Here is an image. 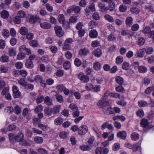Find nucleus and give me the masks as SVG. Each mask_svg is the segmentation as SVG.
I'll return each mask as SVG.
<instances>
[{
	"mask_svg": "<svg viewBox=\"0 0 154 154\" xmlns=\"http://www.w3.org/2000/svg\"><path fill=\"white\" fill-rule=\"evenodd\" d=\"M77 76L78 78L82 82L87 83L89 80V77L82 72H80L77 75Z\"/></svg>",
	"mask_w": 154,
	"mask_h": 154,
	"instance_id": "nucleus-1",
	"label": "nucleus"
},
{
	"mask_svg": "<svg viewBox=\"0 0 154 154\" xmlns=\"http://www.w3.org/2000/svg\"><path fill=\"white\" fill-rule=\"evenodd\" d=\"M54 29L56 35L58 37H61L63 35L64 32L61 26L56 25L54 27Z\"/></svg>",
	"mask_w": 154,
	"mask_h": 154,
	"instance_id": "nucleus-2",
	"label": "nucleus"
},
{
	"mask_svg": "<svg viewBox=\"0 0 154 154\" xmlns=\"http://www.w3.org/2000/svg\"><path fill=\"white\" fill-rule=\"evenodd\" d=\"M88 130V127L87 126L82 125L79 128L78 133L80 135H83L87 132Z\"/></svg>",
	"mask_w": 154,
	"mask_h": 154,
	"instance_id": "nucleus-3",
	"label": "nucleus"
},
{
	"mask_svg": "<svg viewBox=\"0 0 154 154\" xmlns=\"http://www.w3.org/2000/svg\"><path fill=\"white\" fill-rule=\"evenodd\" d=\"M13 95L15 98H18L21 95V93L19 92L18 88L16 86H14L12 88Z\"/></svg>",
	"mask_w": 154,
	"mask_h": 154,
	"instance_id": "nucleus-4",
	"label": "nucleus"
},
{
	"mask_svg": "<svg viewBox=\"0 0 154 154\" xmlns=\"http://www.w3.org/2000/svg\"><path fill=\"white\" fill-rule=\"evenodd\" d=\"M80 10V8L79 6H72L69 9H67V12L70 13L73 11L75 13H78L79 12Z\"/></svg>",
	"mask_w": 154,
	"mask_h": 154,
	"instance_id": "nucleus-5",
	"label": "nucleus"
},
{
	"mask_svg": "<svg viewBox=\"0 0 154 154\" xmlns=\"http://www.w3.org/2000/svg\"><path fill=\"white\" fill-rule=\"evenodd\" d=\"M72 42V39L71 38H68L66 40L64 43V46L63 47V50H68L70 48V46L69 44Z\"/></svg>",
	"mask_w": 154,
	"mask_h": 154,
	"instance_id": "nucleus-6",
	"label": "nucleus"
},
{
	"mask_svg": "<svg viewBox=\"0 0 154 154\" xmlns=\"http://www.w3.org/2000/svg\"><path fill=\"white\" fill-rule=\"evenodd\" d=\"M24 135L22 132H19L15 135V141L18 142H22L24 139Z\"/></svg>",
	"mask_w": 154,
	"mask_h": 154,
	"instance_id": "nucleus-7",
	"label": "nucleus"
},
{
	"mask_svg": "<svg viewBox=\"0 0 154 154\" xmlns=\"http://www.w3.org/2000/svg\"><path fill=\"white\" fill-rule=\"evenodd\" d=\"M40 26L43 29H48L51 27V25L49 22H45L40 23Z\"/></svg>",
	"mask_w": 154,
	"mask_h": 154,
	"instance_id": "nucleus-8",
	"label": "nucleus"
},
{
	"mask_svg": "<svg viewBox=\"0 0 154 154\" xmlns=\"http://www.w3.org/2000/svg\"><path fill=\"white\" fill-rule=\"evenodd\" d=\"M103 111L105 114L107 115L114 113V112L112 110L111 107H110L109 106H107L106 107H104Z\"/></svg>",
	"mask_w": 154,
	"mask_h": 154,
	"instance_id": "nucleus-9",
	"label": "nucleus"
},
{
	"mask_svg": "<svg viewBox=\"0 0 154 154\" xmlns=\"http://www.w3.org/2000/svg\"><path fill=\"white\" fill-rule=\"evenodd\" d=\"M19 50L20 51L22 52L25 51L29 54L31 53L30 50L29 48H26L25 45H24L20 46L19 47Z\"/></svg>",
	"mask_w": 154,
	"mask_h": 154,
	"instance_id": "nucleus-10",
	"label": "nucleus"
},
{
	"mask_svg": "<svg viewBox=\"0 0 154 154\" xmlns=\"http://www.w3.org/2000/svg\"><path fill=\"white\" fill-rule=\"evenodd\" d=\"M126 133L125 131H122L118 133L117 134V136L121 139L125 140L126 138Z\"/></svg>",
	"mask_w": 154,
	"mask_h": 154,
	"instance_id": "nucleus-11",
	"label": "nucleus"
},
{
	"mask_svg": "<svg viewBox=\"0 0 154 154\" xmlns=\"http://www.w3.org/2000/svg\"><path fill=\"white\" fill-rule=\"evenodd\" d=\"M58 18L59 22L60 23L63 24V26H64L66 23L64 15L62 14H60L58 15Z\"/></svg>",
	"mask_w": 154,
	"mask_h": 154,
	"instance_id": "nucleus-12",
	"label": "nucleus"
},
{
	"mask_svg": "<svg viewBox=\"0 0 154 154\" xmlns=\"http://www.w3.org/2000/svg\"><path fill=\"white\" fill-rule=\"evenodd\" d=\"M60 106L58 105L54 107L51 109L53 113L54 114H58L60 110Z\"/></svg>",
	"mask_w": 154,
	"mask_h": 154,
	"instance_id": "nucleus-13",
	"label": "nucleus"
},
{
	"mask_svg": "<svg viewBox=\"0 0 154 154\" xmlns=\"http://www.w3.org/2000/svg\"><path fill=\"white\" fill-rule=\"evenodd\" d=\"M8 53L10 56H14L16 55V51L14 48H10L8 49Z\"/></svg>",
	"mask_w": 154,
	"mask_h": 154,
	"instance_id": "nucleus-14",
	"label": "nucleus"
},
{
	"mask_svg": "<svg viewBox=\"0 0 154 154\" xmlns=\"http://www.w3.org/2000/svg\"><path fill=\"white\" fill-rule=\"evenodd\" d=\"M109 4V6L108 9L110 11H113L115 8V3L113 0H111L110 1L108 2Z\"/></svg>",
	"mask_w": 154,
	"mask_h": 154,
	"instance_id": "nucleus-15",
	"label": "nucleus"
},
{
	"mask_svg": "<svg viewBox=\"0 0 154 154\" xmlns=\"http://www.w3.org/2000/svg\"><path fill=\"white\" fill-rule=\"evenodd\" d=\"M51 109H50L48 107L45 108L44 109V114L45 116L49 117L51 116L53 113Z\"/></svg>",
	"mask_w": 154,
	"mask_h": 154,
	"instance_id": "nucleus-16",
	"label": "nucleus"
},
{
	"mask_svg": "<svg viewBox=\"0 0 154 154\" xmlns=\"http://www.w3.org/2000/svg\"><path fill=\"white\" fill-rule=\"evenodd\" d=\"M97 32L95 29L91 30L89 33V36L92 38H96L97 36Z\"/></svg>",
	"mask_w": 154,
	"mask_h": 154,
	"instance_id": "nucleus-17",
	"label": "nucleus"
},
{
	"mask_svg": "<svg viewBox=\"0 0 154 154\" xmlns=\"http://www.w3.org/2000/svg\"><path fill=\"white\" fill-rule=\"evenodd\" d=\"M89 53L88 50V49L84 48L81 49L79 51V54L81 55H86Z\"/></svg>",
	"mask_w": 154,
	"mask_h": 154,
	"instance_id": "nucleus-18",
	"label": "nucleus"
},
{
	"mask_svg": "<svg viewBox=\"0 0 154 154\" xmlns=\"http://www.w3.org/2000/svg\"><path fill=\"white\" fill-rule=\"evenodd\" d=\"M98 5L101 11L102 12H105L106 11L108 10L105 5L104 4L102 3L101 2H99L98 4Z\"/></svg>",
	"mask_w": 154,
	"mask_h": 154,
	"instance_id": "nucleus-19",
	"label": "nucleus"
},
{
	"mask_svg": "<svg viewBox=\"0 0 154 154\" xmlns=\"http://www.w3.org/2000/svg\"><path fill=\"white\" fill-rule=\"evenodd\" d=\"M93 54L95 56L99 57L102 54L101 50L100 48H97L94 51Z\"/></svg>",
	"mask_w": 154,
	"mask_h": 154,
	"instance_id": "nucleus-20",
	"label": "nucleus"
},
{
	"mask_svg": "<svg viewBox=\"0 0 154 154\" xmlns=\"http://www.w3.org/2000/svg\"><path fill=\"white\" fill-rule=\"evenodd\" d=\"M139 135L137 133H133L131 135V138L133 140H137L139 138Z\"/></svg>",
	"mask_w": 154,
	"mask_h": 154,
	"instance_id": "nucleus-21",
	"label": "nucleus"
},
{
	"mask_svg": "<svg viewBox=\"0 0 154 154\" xmlns=\"http://www.w3.org/2000/svg\"><path fill=\"white\" fill-rule=\"evenodd\" d=\"M106 98H102L97 103V105L98 106L101 107H103V106L105 104H107V103L106 101Z\"/></svg>",
	"mask_w": 154,
	"mask_h": 154,
	"instance_id": "nucleus-22",
	"label": "nucleus"
},
{
	"mask_svg": "<svg viewBox=\"0 0 154 154\" xmlns=\"http://www.w3.org/2000/svg\"><path fill=\"white\" fill-rule=\"evenodd\" d=\"M133 23V19L131 17H127L126 20V24L127 26H130Z\"/></svg>",
	"mask_w": 154,
	"mask_h": 154,
	"instance_id": "nucleus-23",
	"label": "nucleus"
},
{
	"mask_svg": "<svg viewBox=\"0 0 154 154\" xmlns=\"http://www.w3.org/2000/svg\"><path fill=\"white\" fill-rule=\"evenodd\" d=\"M147 69L146 67L143 66H140L139 67L138 71L141 73H144L147 71Z\"/></svg>",
	"mask_w": 154,
	"mask_h": 154,
	"instance_id": "nucleus-24",
	"label": "nucleus"
},
{
	"mask_svg": "<svg viewBox=\"0 0 154 154\" xmlns=\"http://www.w3.org/2000/svg\"><path fill=\"white\" fill-rule=\"evenodd\" d=\"M34 140L36 143H42L43 142V139L42 137L37 136L34 137Z\"/></svg>",
	"mask_w": 154,
	"mask_h": 154,
	"instance_id": "nucleus-25",
	"label": "nucleus"
},
{
	"mask_svg": "<svg viewBox=\"0 0 154 154\" xmlns=\"http://www.w3.org/2000/svg\"><path fill=\"white\" fill-rule=\"evenodd\" d=\"M28 32V30L25 27H22L20 29V33L21 35H26Z\"/></svg>",
	"mask_w": 154,
	"mask_h": 154,
	"instance_id": "nucleus-26",
	"label": "nucleus"
},
{
	"mask_svg": "<svg viewBox=\"0 0 154 154\" xmlns=\"http://www.w3.org/2000/svg\"><path fill=\"white\" fill-rule=\"evenodd\" d=\"M9 16L8 12L4 10L2 12L1 17L4 18H7Z\"/></svg>",
	"mask_w": 154,
	"mask_h": 154,
	"instance_id": "nucleus-27",
	"label": "nucleus"
},
{
	"mask_svg": "<svg viewBox=\"0 0 154 154\" xmlns=\"http://www.w3.org/2000/svg\"><path fill=\"white\" fill-rule=\"evenodd\" d=\"M138 105L140 107H144L147 105V103L144 100H140L138 102Z\"/></svg>",
	"mask_w": 154,
	"mask_h": 154,
	"instance_id": "nucleus-28",
	"label": "nucleus"
},
{
	"mask_svg": "<svg viewBox=\"0 0 154 154\" xmlns=\"http://www.w3.org/2000/svg\"><path fill=\"white\" fill-rule=\"evenodd\" d=\"M2 34L4 38H7L9 35V31L7 29H4L2 32Z\"/></svg>",
	"mask_w": 154,
	"mask_h": 154,
	"instance_id": "nucleus-29",
	"label": "nucleus"
},
{
	"mask_svg": "<svg viewBox=\"0 0 154 154\" xmlns=\"http://www.w3.org/2000/svg\"><path fill=\"white\" fill-rule=\"evenodd\" d=\"M93 67L95 70H99L101 69V65L99 63L96 62L94 63Z\"/></svg>",
	"mask_w": 154,
	"mask_h": 154,
	"instance_id": "nucleus-30",
	"label": "nucleus"
},
{
	"mask_svg": "<svg viewBox=\"0 0 154 154\" xmlns=\"http://www.w3.org/2000/svg\"><path fill=\"white\" fill-rule=\"evenodd\" d=\"M25 55L23 52L20 51L17 56V58L18 60H22L24 58Z\"/></svg>",
	"mask_w": 154,
	"mask_h": 154,
	"instance_id": "nucleus-31",
	"label": "nucleus"
},
{
	"mask_svg": "<svg viewBox=\"0 0 154 154\" xmlns=\"http://www.w3.org/2000/svg\"><path fill=\"white\" fill-rule=\"evenodd\" d=\"M116 81L119 84L122 85L124 82V79L120 76H118L116 78Z\"/></svg>",
	"mask_w": 154,
	"mask_h": 154,
	"instance_id": "nucleus-32",
	"label": "nucleus"
},
{
	"mask_svg": "<svg viewBox=\"0 0 154 154\" xmlns=\"http://www.w3.org/2000/svg\"><path fill=\"white\" fill-rule=\"evenodd\" d=\"M0 60L2 62H7L9 61V57L7 56L3 55L1 57Z\"/></svg>",
	"mask_w": 154,
	"mask_h": 154,
	"instance_id": "nucleus-33",
	"label": "nucleus"
},
{
	"mask_svg": "<svg viewBox=\"0 0 154 154\" xmlns=\"http://www.w3.org/2000/svg\"><path fill=\"white\" fill-rule=\"evenodd\" d=\"M92 146L91 144L89 145H85L83 146H81V149L83 151H88L90 150L92 147Z\"/></svg>",
	"mask_w": 154,
	"mask_h": 154,
	"instance_id": "nucleus-34",
	"label": "nucleus"
},
{
	"mask_svg": "<svg viewBox=\"0 0 154 154\" xmlns=\"http://www.w3.org/2000/svg\"><path fill=\"white\" fill-rule=\"evenodd\" d=\"M14 111V109L12 106H8L5 109V111L7 113H11Z\"/></svg>",
	"mask_w": 154,
	"mask_h": 154,
	"instance_id": "nucleus-35",
	"label": "nucleus"
},
{
	"mask_svg": "<svg viewBox=\"0 0 154 154\" xmlns=\"http://www.w3.org/2000/svg\"><path fill=\"white\" fill-rule=\"evenodd\" d=\"M144 50L146 53L149 54H152L154 51L153 48L151 47H149L146 48H144Z\"/></svg>",
	"mask_w": 154,
	"mask_h": 154,
	"instance_id": "nucleus-36",
	"label": "nucleus"
},
{
	"mask_svg": "<svg viewBox=\"0 0 154 154\" xmlns=\"http://www.w3.org/2000/svg\"><path fill=\"white\" fill-rule=\"evenodd\" d=\"M97 24V23L96 22L92 20L88 23V25L90 28H93Z\"/></svg>",
	"mask_w": 154,
	"mask_h": 154,
	"instance_id": "nucleus-37",
	"label": "nucleus"
},
{
	"mask_svg": "<svg viewBox=\"0 0 154 154\" xmlns=\"http://www.w3.org/2000/svg\"><path fill=\"white\" fill-rule=\"evenodd\" d=\"M141 125L143 127H146L148 125V121L147 119H143L141 122Z\"/></svg>",
	"mask_w": 154,
	"mask_h": 154,
	"instance_id": "nucleus-38",
	"label": "nucleus"
},
{
	"mask_svg": "<svg viewBox=\"0 0 154 154\" xmlns=\"http://www.w3.org/2000/svg\"><path fill=\"white\" fill-rule=\"evenodd\" d=\"M54 122L55 125H60L63 123V120L60 118H58L55 119Z\"/></svg>",
	"mask_w": 154,
	"mask_h": 154,
	"instance_id": "nucleus-39",
	"label": "nucleus"
},
{
	"mask_svg": "<svg viewBox=\"0 0 154 154\" xmlns=\"http://www.w3.org/2000/svg\"><path fill=\"white\" fill-rule=\"evenodd\" d=\"M25 65L27 68H31L33 67V64L32 61L30 60H27L25 64Z\"/></svg>",
	"mask_w": 154,
	"mask_h": 154,
	"instance_id": "nucleus-40",
	"label": "nucleus"
},
{
	"mask_svg": "<svg viewBox=\"0 0 154 154\" xmlns=\"http://www.w3.org/2000/svg\"><path fill=\"white\" fill-rule=\"evenodd\" d=\"M38 19V17H36L32 16L30 18L29 21L31 23L33 24L36 22Z\"/></svg>",
	"mask_w": 154,
	"mask_h": 154,
	"instance_id": "nucleus-41",
	"label": "nucleus"
},
{
	"mask_svg": "<svg viewBox=\"0 0 154 154\" xmlns=\"http://www.w3.org/2000/svg\"><path fill=\"white\" fill-rule=\"evenodd\" d=\"M45 103L48 105H50L52 104V103L50 100V99L48 96H46L44 99Z\"/></svg>",
	"mask_w": 154,
	"mask_h": 154,
	"instance_id": "nucleus-42",
	"label": "nucleus"
},
{
	"mask_svg": "<svg viewBox=\"0 0 154 154\" xmlns=\"http://www.w3.org/2000/svg\"><path fill=\"white\" fill-rule=\"evenodd\" d=\"M9 139L11 142H14L15 140V137L14 134L13 133H10L8 134Z\"/></svg>",
	"mask_w": 154,
	"mask_h": 154,
	"instance_id": "nucleus-43",
	"label": "nucleus"
},
{
	"mask_svg": "<svg viewBox=\"0 0 154 154\" xmlns=\"http://www.w3.org/2000/svg\"><path fill=\"white\" fill-rule=\"evenodd\" d=\"M107 38L109 41H114L116 39V37L113 34L111 33L108 37Z\"/></svg>",
	"mask_w": 154,
	"mask_h": 154,
	"instance_id": "nucleus-44",
	"label": "nucleus"
},
{
	"mask_svg": "<svg viewBox=\"0 0 154 154\" xmlns=\"http://www.w3.org/2000/svg\"><path fill=\"white\" fill-rule=\"evenodd\" d=\"M18 83L21 85L25 86L26 83L25 82V79L24 78H22L18 81Z\"/></svg>",
	"mask_w": 154,
	"mask_h": 154,
	"instance_id": "nucleus-45",
	"label": "nucleus"
},
{
	"mask_svg": "<svg viewBox=\"0 0 154 154\" xmlns=\"http://www.w3.org/2000/svg\"><path fill=\"white\" fill-rule=\"evenodd\" d=\"M43 107L41 105H39L36 106L34 109L35 112L37 113L42 111Z\"/></svg>",
	"mask_w": 154,
	"mask_h": 154,
	"instance_id": "nucleus-46",
	"label": "nucleus"
},
{
	"mask_svg": "<svg viewBox=\"0 0 154 154\" xmlns=\"http://www.w3.org/2000/svg\"><path fill=\"white\" fill-rule=\"evenodd\" d=\"M74 64L76 66L79 67L81 65L82 62L79 59L76 58L75 60Z\"/></svg>",
	"mask_w": 154,
	"mask_h": 154,
	"instance_id": "nucleus-47",
	"label": "nucleus"
},
{
	"mask_svg": "<svg viewBox=\"0 0 154 154\" xmlns=\"http://www.w3.org/2000/svg\"><path fill=\"white\" fill-rule=\"evenodd\" d=\"M63 66L64 68L66 69H69L70 67V64L69 62L67 61L64 62L63 64Z\"/></svg>",
	"mask_w": 154,
	"mask_h": 154,
	"instance_id": "nucleus-48",
	"label": "nucleus"
},
{
	"mask_svg": "<svg viewBox=\"0 0 154 154\" xmlns=\"http://www.w3.org/2000/svg\"><path fill=\"white\" fill-rule=\"evenodd\" d=\"M145 51L144 48L140 50L139 52L137 54V56L140 57H142L145 54Z\"/></svg>",
	"mask_w": 154,
	"mask_h": 154,
	"instance_id": "nucleus-49",
	"label": "nucleus"
},
{
	"mask_svg": "<svg viewBox=\"0 0 154 154\" xmlns=\"http://www.w3.org/2000/svg\"><path fill=\"white\" fill-rule=\"evenodd\" d=\"M119 9L121 12H124L126 11L127 7L124 5H122L119 6Z\"/></svg>",
	"mask_w": 154,
	"mask_h": 154,
	"instance_id": "nucleus-50",
	"label": "nucleus"
},
{
	"mask_svg": "<svg viewBox=\"0 0 154 154\" xmlns=\"http://www.w3.org/2000/svg\"><path fill=\"white\" fill-rule=\"evenodd\" d=\"M104 17L106 20L110 22H112L114 21V20L112 17L109 15H105Z\"/></svg>",
	"mask_w": 154,
	"mask_h": 154,
	"instance_id": "nucleus-51",
	"label": "nucleus"
},
{
	"mask_svg": "<svg viewBox=\"0 0 154 154\" xmlns=\"http://www.w3.org/2000/svg\"><path fill=\"white\" fill-rule=\"evenodd\" d=\"M145 40L142 37L138 39V44L139 45H142L145 43Z\"/></svg>",
	"mask_w": 154,
	"mask_h": 154,
	"instance_id": "nucleus-52",
	"label": "nucleus"
},
{
	"mask_svg": "<svg viewBox=\"0 0 154 154\" xmlns=\"http://www.w3.org/2000/svg\"><path fill=\"white\" fill-rule=\"evenodd\" d=\"M103 149L101 147H97L95 150V154H103Z\"/></svg>",
	"mask_w": 154,
	"mask_h": 154,
	"instance_id": "nucleus-53",
	"label": "nucleus"
},
{
	"mask_svg": "<svg viewBox=\"0 0 154 154\" xmlns=\"http://www.w3.org/2000/svg\"><path fill=\"white\" fill-rule=\"evenodd\" d=\"M14 111H15V113L17 114H20L21 112L20 108L17 105L15 107Z\"/></svg>",
	"mask_w": 154,
	"mask_h": 154,
	"instance_id": "nucleus-54",
	"label": "nucleus"
},
{
	"mask_svg": "<svg viewBox=\"0 0 154 154\" xmlns=\"http://www.w3.org/2000/svg\"><path fill=\"white\" fill-rule=\"evenodd\" d=\"M67 135V133L65 131L61 132L59 135L60 137L62 139L65 138Z\"/></svg>",
	"mask_w": 154,
	"mask_h": 154,
	"instance_id": "nucleus-55",
	"label": "nucleus"
},
{
	"mask_svg": "<svg viewBox=\"0 0 154 154\" xmlns=\"http://www.w3.org/2000/svg\"><path fill=\"white\" fill-rule=\"evenodd\" d=\"M38 151L39 153L41 154H48L47 151L46 149L42 148H40L38 150Z\"/></svg>",
	"mask_w": 154,
	"mask_h": 154,
	"instance_id": "nucleus-56",
	"label": "nucleus"
},
{
	"mask_svg": "<svg viewBox=\"0 0 154 154\" xmlns=\"http://www.w3.org/2000/svg\"><path fill=\"white\" fill-rule=\"evenodd\" d=\"M21 20L19 16L15 17L14 19V22L17 24H19L21 22Z\"/></svg>",
	"mask_w": 154,
	"mask_h": 154,
	"instance_id": "nucleus-57",
	"label": "nucleus"
},
{
	"mask_svg": "<svg viewBox=\"0 0 154 154\" xmlns=\"http://www.w3.org/2000/svg\"><path fill=\"white\" fill-rule=\"evenodd\" d=\"M120 144L118 143H116L114 144L112 147V149L114 151H116L119 149Z\"/></svg>",
	"mask_w": 154,
	"mask_h": 154,
	"instance_id": "nucleus-58",
	"label": "nucleus"
},
{
	"mask_svg": "<svg viewBox=\"0 0 154 154\" xmlns=\"http://www.w3.org/2000/svg\"><path fill=\"white\" fill-rule=\"evenodd\" d=\"M65 87L62 84H60L58 85L57 87V89L58 91H62L65 89Z\"/></svg>",
	"mask_w": 154,
	"mask_h": 154,
	"instance_id": "nucleus-59",
	"label": "nucleus"
},
{
	"mask_svg": "<svg viewBox=\"0 0 154 154\" xmlns=\"http://www.w3.org/2000/svg\"><path fill=\"white\" fill-rule=\"evenodd\" d=\"M42 79V77L40 75H37L34 78V80L36 82H40Z\"/></svg>",
	"mask_w": 154,
	"mask_h": 154,
	"instance_id": "nucleus-60",
	"label": "nucleus"
},
{
	"mask_svg": "<svg viewBox=\"0 0 154 154\" xmlns=\"http://www.w3.org/2000/svg\"><path fill=\"white\" fill-rule=\"evenodd\" d=\"M123 61V58L122 57L118 56L116 58V63L117 64H120Z\"/></svg>",
	"mask_w": 154,
	"mask_h": 154,
	"instance_id": "nucleus-61",
	"label": "nucleus"
},
{
	"mask_svg": "<svg viewBox=\"0 0 154 154\" xmlns=\"http://www.w3.org/2000/svg\"><path fill=\"white\" fill-rule=\"evenodd\" d=\"M131 12L133 13L137 14L139 12V10L136 7H132L131 9Z\"/></svg>",
	"mask_w": 154,
	"mask_h": 154,
	"instance_id": "nucleus-62",
	"label": "nucleus"
},
{
	"mask_svg": "<svg viewBox=\"0 0 154 154\" xmlns=\"http://www.w3.org/2000/svg\"><path fill=\"white\" fill-rule=\"evenodd\" d=\"M129 67V63L126 62H124L123 63L122 67V68L124 70H128Z\"/></svg>",
	"mask_w": 154,
	"mask_h": 154,
	"instance_id": "nucleus-63",
	"label": "nucleus"
},
{
	"mask_svg": "<svg viewBox=\"0 0 154 154\" xmlns=\"http://www.w3.org/2000/svg\"><path fill=\"white\" fill-rule=\"evenodd\" d=\"M100 45V42L99 41L96 40L92 42L91 45L93 47H96Z\"/></svg>",
	"mask_w": 154,
	"mask_h": 154,
	"instance_id": "nucleus-64",
	"label": "nucleus"
}]
</instances>
